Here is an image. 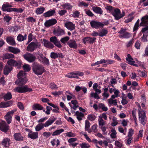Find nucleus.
<instances>
[{
    "instance_id": "8fccbe9b",
    "label": "nucleus",
    "mask_w": 148,
    "mask_h": 148,
    "mask_svg": "<svg viewBox=\"0 0 148 148\" xmlns=\"http://www.w3.org/2000/svg\"><path fill=\"white\" fill-rule=\"evenodd\" d=\"M79 145L82 148H89L90 147V145L88 143H83L79 144Z\"/></svg>"
},
{
    "instance_id": "79ce46f5",
    "label": "nucleus",
    "mask_w": 148,
    "mask_h": 148,
    "mask_svg": "<svg viewBox=\"0 0 148 148\" xmlns=\"http://www.w3.org/2000/svg\"><path fill=\"white\" fill-rule=\"evenodd\" d=\"M45 10L44 7L38 8L36 9V13L37 14H42Z\"/></svg>"
},
{
    "instance_id": "58836bf2",
    "label": "nucleus",
    "mask_w": 148,
    "mask_h": 148,
    "mask_svg": "<svg viewBox=\"0 0 148 148\" xmlns=\"http://www.w3.org/2000/svg\"><path fill=\"white\" fill-rule=\"evenodd\" d=\"M45 126L43 123H40L38 124L35 127V130L36 131H39L43 129Z\"/></svg>"
},
{
    "instance_id": "f8f14e48",
    "label": "nucleus",
    "mask_w": 148,
    "mask_h": 148,
    "mask_svg": "<svg viewBox=\"0 0 148 148\" xmlns=\"http://www.w3.org/2000/svg\"><path fill=\"white\" fill-rule=\"evenodd\" d=\"M57 22L56 19L52 18L47 20L45 23L44 25L45 26L48 27L55 24Z\"/></svg>"
},
{
    "instance_id": "2eb2a0df",
    "label": "nucleus",
    "mask_w": 148,
    "mask_h": 148,
    "mask_svg": "<svg viewBox=\"0 0 148 148\" xmlns=\"http://www.w3.org/2000/svg\"><path fill=\"white\" fill-rule=\"evenodd\" d=\"M64 25L68 30L71 31L73 30L75 28V25L71 22H66Z\"/></svg>"
},
{
    "instance_id": "6e6d98bb",
    "label": "nucleus",
    "mask_w": 148,
    "mask_h": 148,
    "mask_svg": "<svg viewBox=\"0 0 148 148\" xmlns=\"http://www.w3.org/2000/svg\"><path fill=\"white\" fill-rule=\"evenodd\" d=\"M26 20L28 22L35 23L36 21V19L33 17H29L26 18Z\"/></svg>"
},
{
    "instance_id": "7c9ffc66",
    "label": "nucleus",
    "mask_w": 148,
    "mask_h": 148,
    "mask_svg": "<svg viewBox=\"0 0 148 148\" xmlns=\"http://www.w3.org/2000/svg\"><path fill=\"white\" fill-rule=\"evenodd\" d=\"M33 109L34 110H43V107L41 105L38 104H34L32 106Z\"/></svg>"
},
{
    "instance_id": "412c9836",
    "label": "nucleus",
    "mask_w": 148,
    "mask_h": 148,
    "mask_svg": "<svg viewBox=\"0 0 148 148\" xmlns=\"http://www.w3.org/2000/svg\"><path fill=\"white\" fill-rule=\"evenodd\" d=\"M39 59L41 62L45 64L49 65V60L46 57L43 56L42 54H41L40 55Z\"/></svg>"
},
{
    "instance_id": "a19ab883",
    "label": "nucleus",
    "mask_w": 148,
    "mask_h": 148,
    "mask_svg": "<svg viewBox=\"0 0 148 148\" xmlns=\"http://www.w3.org/2000/svg\"><path fill=\"white\" fill-rule=\"evenodd\" d=\"M108 31L105 29H103L99 33V36L103 37L106 36L108 33Z\"/></svg>"
},
{
    "instance_id": "9b49d317",
    "label": "nucleus",
    "mask_w": 148,
    "mask_h": 148,
    "mask_svg": "<svg viewBox=\"0 0 148 148\" xmlns=\"http://www.w3.org/2000/svg\"><path fill=\"white\" fill-rule=\"evenodd\" d=\"M38 46L37 42H32L28 45L27 50L28 51L32 52L37 48Z\"/></svg>"
},
{
    "instance_id": "4468645a",
    "label": "nucleus",
    "mask_w": 148,
    "mask_h": 148,
    "mask_svg": "<svg viewBox=\"0 0 148 148\" xmlns=\"http://www.w3.org/2000/svg\"><path fill=\"white\" fill-rule=\"evenodd\" d=\"M67 45L71 48L76 49L77 48V45L74 40H70L67 42Z\"/></svg>"
},
{
    "instance_id": "5701e85b",
    "label": "nucleus",
    "mask_w": 148,
    "mask_h": 148,
    "mask_svg": "<svg viewBox=\"0 0 148 148\" xmlns=\"http://www.w3.org/2000/svg\"><path fill=\"white\" fill-rule=\"evenodd\" d=\"M8 50L9 51L15 54H17L20 52V50L18 48L12 47H8Z\"/></svg>"
},
{
    "instance_id": "5fc2aeb1",
    "label": "nucleus",
    "mask_w": 148,
    "mask_h": 148,
    "mask_svg": "<svg viewBox=\"0 0 148 148\" xmlns=\"http://www.w3.org/2000/svg\"><path fill=\"white\" fill-rule=\"evenodd\" d=\"M23 67L24 70L26 72H28L31 69L30 66L27 64L24 65L23 66Z\"/></svg>"
},
{
    "instance_id": "4c0bfd02",
    "label": "nucleus",
    "mask_w": 148,
    "mask_h": 148,
    "mask_svg": "<svg viewBox=\"0 0 148 148\" xmlns=\"http://www.w3.org/2000/svg\"><path fill=\"white\" fill-rule=\"evenodd\" d=\"M103 89L104 92L102 94V95L103 96V99H106L108 98L109 96V95L107 92L108 90V88H106Z\"/></svg>"
},
{
    "instance_id": "49530a36",
    "label": "nucleus",
    "mask_w": 148,
    "mask_h": 148,
    "mask_svg": "<svg viewBox=\"0 0 148 148\" xmlns=\"http://www.w3.org/2000/svg\"><path fill=\"white\" fill-rule=\"evenodd\" d=\"M46 110L45 111L43 108L42 110L43 112H45L47 114H49L50 113L51 110H52L51 108L49 106H46Z\"/></svg>"
},
{
    "instance_id": "de8ad7c7",
    "label": "nucleus",
    "mask_w": 148,
    "mask_h": 148,
    "mask_svg": "<svg viewBox=\"0 0 148 148\" xmlns=\"http://www.w3.org/2000/svg\"><path fill=\"white\" fill-rule=\"evenodd\" d=\"M111 137L113 138H115L116 136V132L114 129L112 128L111 130Z\"/></svg>"
},
{
    "instance_id": "423d86ee",
    "label": "nucleus",
    "mask_w": 148,
    "mask_h": 148,
    "mask_svg": "<svg viewBox=\"0 0 148 148\" xmlns=\"http://www.w3.org/2000/svg\"><path fill=\"white\" fill-rule=\"evenodd\" d=\"M90 23L91 26L92 28H95L96 29L103 27L104 25H106L105 23L95 21H92L90 22Z\"/></svg>"
},
{
    "instance_id": "a878e982",
    "label": "nucleus",
    "mask_w": 148,
    "mask_h": 148,
    "mask_svg": "<svg viewBox=\"0 0 148 148\" xmlns=\"http://www.w3.org/2000/svg\"><path fill=\"white\" fill-rule=\"evenodd\" d=\"M7 42L9 44L13 45H15L14 38L12 36L8 37L6 38Z\"/></svg>"
},
{
    "instance_id": "ea45409f",
    "label": "nucleus",
    "mask_w": 148,
    "mask_h": 148,
    "mask_svg": "<svg viewBox=\"0 0 148 148\" xmlns=\"http://www.w3.org/2000/svg\"><path fill=\"white\" fill-rule=\"evenodd\" d=\"M51 145L54 146L55 145H56V146H58L60 143V142L58 139H54L51 140Z\"/></svg>"
},
{
    "instance_id": "f704fd0d",
    "label": "nucleus",
    "mask_w": 148,
    "mask_h": 148,
    "mask_svg": "<svg viewBox=\"0 0 148 148\" xmlns=\"http://www.w3.org/2000/svg\"><path fill=\"white\" fill-rule=\"evenodd\" d=\"M14 56L13 54L9 53H6L4 54L3 55V59H5L14 58Z\"/></svg>"
},
{
    "instance_id": "bb28decb",
    "label": "nucleus",
    "mask_w": 148,
    "mask_h": 148,
    "mask_svg": "<svg viewBox=\"0 0 148 148\" xmlns=\"http://www.w3.org/2000/svg\"><path fill=\"white\" fill-rule=\"evenodd\" d=\"M44 45L47 48H52L54 46L49 41L46 39H43Z\"/></svg>"
},
{
    "instance_id": "e2e57ef3",
    "label": "nucleus",
    "mask_w": 148,
    "mask_h": 148,
    "mask_svg": "<svg viewBox=\"0 0 148 148\" xmlns=\"http://www.w3.org/2000/svg\"><path fill=\"white\" fill-rule=\"evenodd\" d=\"M67 12V11L65 10H60L58 12V13L60 16L64 15Z\"/></svg>"
},
{
    "instance_id": "774afa93",
    "label": "nucleus",
    "mask_w": 148,
    "mask_h": 148,
    "mask_svg": "<svg viewBox=\"0 0 148 148\" xmlns=\"http://www.w3.org/2000/svg\"><path fill=\"white\" fill-rule=\"evenodd\" d=\"M112 120L113 122L111 124V125L112 126H115L118 124L116 118L115 117H114L113 118Z\"/></svg>"
},
{
    "instance_id": "6e6552de",
    "label": "nucleus",
    "mask_w": 148,
    "mask_h": 148,
    "mask_svg": "<svg viewBox=\"0 0 148 148\" xmlns=\"http://www.w3.org/2000/svg\"><path fill=\"white\" fill-rule=\"evenodd\" d=\"M24 58L29 62H33L36 59L35 56L33 55L26 53L23 55Z\"/></svg>"
},
{
    "instance_id": "a18cd8bd",
    "label": "nucleus",
    "mask_w": 148,
    "mask_h": 148,
    "mask_svg": "<svg viewBox=\"0 0 148 148\" xmlns=\"http://www.w3.org/2000/svg\"><path fill=\"white\" fill-rule=\"evenodd\" d=\"M64 131L63 129H60V130H56L53 132L52 134L53 136H55L60 134V133Z\"/></svg>"
},
{
    "instance_id": "c756f323",
    "label": "nucleus",
    "mask_w": 148,
    "mask_h": 148,
    "mask_svg": "<svg viewBox=\"0 0 148 148\" xmlns=\"http://www.w3.org/2000/svg\"><path fill=\"white\" fill-rule=\"evenodd\" d=\"M90 125V124L88 120H86L85 121V130L87 131L90 133L91 132V129H89Z\"/></svg>"
},
{
    "instance_id": "4d7b16f0",
    "label": "nucleus",
    "mask_w": 148,
    "mask_h": 148,
    "mask_svg": "<svg viewBox=\"0 0 148 148\" xmlns=\"http://www.w3.org/2000/svg\"><path fill=\"white\" fill-rule=\"evenodd\" d=\"M138 73L140 75L143 77H146L147 75L146 72L145 71H141L138 70Z\"/></svg>"
},
{
    "instance_id": "c03bdc74",
    "label": "nucleus",
    "mask_w": 148,
    "mask_h": 148,
    "mask_svg": "<svg viewBox=\"0 0 148 148\" xmlns=\"http://www.w3.org/2000/svg\"><path fill=\"white\" fill-rule=\"evenodd\" d=\"M119 36L120 38H128L131 37V35L130 33L127 32H126L123 35H119Z\"/></svg>"
},
{
    "instance_id": "20e7f679",
    "label": "nucleus",
    "mask_w": 148,
    "mask_h": 148,
    "mask_svg": "<svg viewBox=\"0 0 148 148\" xmlns=\"http://www.w3.org/2000/svg\"><path fill=\"white\" fill-rule=\"evenodd\" d=\"M140 26H145L142 30L141 32H143L148 30V16L146 15L142 18L141 22L140 24Z\"/></svg>"
},
{
    "instance_id": "09e8293b",
    "label": "nucleus",
    "mask_w": 148,
    "mask_h": 148,
    "mask_svg": "<svg viewBox=\"0 0 148 148\" xmlns=\"http://www.w3.org/2000/svg\"><path fill=\"white\" fill-rule=\"evenodd\" d=\"M108 102L109 104H113L114 106H116L117 104V100H114L112 99H108Z\"/></svg>"
},
{
    "instance_id": "c9c22d12",
    "label": "nucleus",
    "mask_w": 148,
    "mask_h": 148,
    "mask_svg": "<svg viewBox=\"0 0 148 148\" xmlns=\"http://www.w3.org/2000/svg\"><path fill=\"white\" fill-rule=\"evenodd\" d=\"M3 98L5 101L10 100L12 98V95L11 93L10 92H8L3 96Z\"/></svg>"
},
{
    "instance_id": "bf43d9fd",
    "label": "nucleus",
    "mask_w": 148,
    "mask_h": 148,
    "mask_svg": "<svg viewBox=\"0 0 148 148\" xmlns=\"http://www.w3.org/2000/svg\"><path fill=\"white\" fill-rule=\"evenodd\" d=\"M69 38L68 36H66L65 37L62 38L60 40V41L62 43H65L68 41Z\"/></svg>"
},
{
    "instance_id": "1a4fd4ad",
    "label": "nucleus",
    "mask_w": 148,
    "mask_h": 148,
    "mask_svg": "<svg viewBox=\"0 0 148 148\" xmlns=\"http://www.w3.org/2000/svg\"><path fill=\"white\" fill-rule=\"evenodd\" d=\"M16 110H13L9 111L7 114L5 116L6 121L8 124H10L11 121L12 116Z\"/></svg>"
},
{
    "instance_id": "dca6fc26",
    "label": "nucleus",
    "mask_w": 148,
    "mask_h": 148,
    "mask_svg": "<svg viewBox=\"0 0 148 148\" xmlns=\"http://www.w3.org/2000/svg\"><path fill=\"white\" fill-rule=\"evenodd\" d=\"M28 137L32 139H35L38 138V133L37 132L30 131L28 134Z\"/></svg>"
},
{
    "instance_id": "4be33fe9",
    "label": "nucleus",
    "mask_w": 148,
    "mask_h": 148,
    "mask_svg": "<svg viewBox=\"0 0 148 148\" xmlns=\"http://www.w3.org/2000/svg\"><path fill=\"white\" fill-rule=\"evenodd\" d=\"M14 139L16 141H22L23 140V137L20 133H16L14 135Z\"/></svg>"
},
{
    "instance_id": "3c124183",
    "label": "nucleus",
    "mask_w": 148,
    "mask_h": 148,
    "mask_svg": "<svg viewBox=\"0 0 148 148\" xmlns=\"http://www.w3.org/2000/svg\"><path fill=\"white\" fill-rule=\"evenodd\" d=\"M119 131L121 133H122L123 134L125 135H126V132L127 129L126 128H125V129H123L122 127H118Z\"/></svg>"
},
{
    "instance_id": "a211bd4d",
    "label": "nucleus",
    "mask_w": 148,
    "mask_h": 148,
    "mask_svg": "<svg viewBox=\"0 0 148 148\" xmlns=\"http://www.w3.org/2000/svg\"><path fill=\"white\" fill-rule=\"evenodd\" d=\"M96 39V38H95L86 37L83 39V42L84 44L87 42H89L90 43H93L94 42Z\"/></svg>"
},
{
    "instance_id": "7ed1b4c3",
    "label": "nucleus",
    "mask_w": 148,
    "mask_h": 148,
    "mask_svg": "<svg viewBox=\"0 0 148 148\" xmlns=\"http://www.w3.org/2000/svg\"><path fill=\"white\" fill-rule=\"evenodd\" d=\"M139 107L138 109V114L139 121L143 125H144L145 123V112L141 109L140 105L138 106Z\"/></svg>"
},
{
    "instance_id": "aec40b11",
    "label": "nucleus",
    "mask_w": 148,
    "mask_h": 148,
    "mask_svg": "<svg viewBox=\"0 0 148 148\" xmlns=\"http://www.w3.org/2000/svg\"><path fill=\"white\" fill-rule=\"evenodd\" d=\"M50 56L52 58L54 59L58 57L63 58L64 57L62 54L61 53H56L53 52H52L51 53Z\"/></svg>"
},
{
    "instance_id": "69168bd1",
    "label": "nucleus",
    "mask_w": 148,
    "mask_h": 148,
    "mask_svg": "<svg viewBox=\"0 0 148 148\" xmlns=\"http://www.w3.org/2000/svg\"><path fill=\"white\" fill-rule=\"evenodd\" d=\"M50 42H53L55 44L58 40L55 36L51 37L50 39Z\"/></svg>"
},
{
    "instance_id": "c85d7f7f",
    "label": "nucleus",
    "mask_w": 148,
    "mask_h": 148,
    "mask_svg": "<svg viewBox=\"0 0 148 148\" xmlns=\"http://www.w3.org/2000/svg\"><path fill=\"white\" fill-rule=\"evenodd\" d=\"M12 70V67L9 65H6L4 69V74L8 75Z\"/></svg>"
},
{
    "instance_id": "f3484780",
    "label": "nucleus",
    "mask_w": 148,
    "mask_h": 148,
    "mask_svg": "<svg viewBox=\"0 0 148 148\" xmlns=\"http://www.w3.org/2000/svg\"><path fill=\"white\" fill-rule=\"evenodd\" d=\"M10 144V140L8 138H4L1 142L2 145L5 147H8Z\"/></svg>"
},
{
    "instance_id": "393cba45",
    "label": "nucleus",
    "mask_w": 148,
    "mask_h": 148,
    "mask_svg": "<svg viewBox=\"0 0 148 148\" xmlns=\"http://www.w3.org/2000/svg\"><path fill=\"white\" fill-rule=\"evenodd\" d=\"M92 10L95 13L100 14H102L103 12L101 8L99 7L93 6L92 7Z\"/></svg>"
},
{
    "instance_id": "f257e3e1",
    "label": "nucleus",
    "mask_w": 148,
    "mask_h": 148,
    "mask_svg": "<svg viewBox=\"0 0 148 148\" xmlns=\"http://www.w3.org/2000/svg\"><path fill=\"white\" fill-rule=\"evenodd\" d=\"M32 70L34 73L37 75H42L45 71L44 67L39 64H35L32 68Z\"/></svg>"
},
{
    "instance_id": "603ef678",
    "label": "nucleus",
    "mask_w": 148,
    "mask_h": 148,
    "mask_svg": "<svg viewBox=\"0 0 148 148\" xmlns=\"http://www.w3.org/2000/svg\"><path fill=\"white\" fill-rule=\"evenodd\" d=\"M26 38V36L24 37L23 36L19 34L17 37V40L19 41H21L23 40H25Z\"/></svg>"
},
{
    "instance_id": "37998d69",
    "label": "nucleus",
    "mask_w": 148,
    "mask_h": 148,
    "mask_svg": "<svg viewBox=\"0 0 148 148\" xmlns=\"http://www.w3.org/2000/svg\"><path fill=\"white\" fill-rule=\"evenodd\" d=\"M141 40L143 42H147L148 40V32L144 34L143 36L142 37Z\"/></svg>"
},
{
    "instance_id": "13d9d810",
    "label": "nucleus",
    "mask_w": 148,
    "mask_h": 148,
    "mask_svg": "<svg viewBox=\"0 0 148 148\" xmlns=\"http://www.w3.org/2000/svg\"><path fill=\"white\" fill-rule=\"evenodd\" d=\"M2 9L3 11H7L9 12L14 11H15V10H15V8H10V7L8 8H5Z\"/></svg>"
},
{
    "instance_id": "ddd939ff",
    "label": "nucleus",
    "mask_w": 148,
    "mask_h": 148,
    "mask_svg": "<svg viewBox=\"0 0 148 148\" xmlns=\"http://www.w3.org/2000/svg\"><path fill=\"white\" fill-rule=\"evenodd\" d=\"M27 81V79L26 78L21 77L18 78L15 82V83L18 85H22L25 84Z\"/></svg>"
},
{
    "instance_id": "864d4df0",
    "label": "nucleus",
    "mask_w": 148,
    "mask_h": 148,
    "mask_svg": "<svg viewBox=\"0 0 148 148\" xmlns=\"http://www.w3.org/2000/svg\"><path fill=\"white\" fill-rule=\"evenodd\" d=\"M95 119L96 116L94 114H89L88 115L87 117V119L91 121H94Z\"/></svg>"
},
{
    "instance_id": "9d476101",
    "label": "nucleus",
    "mask_w": 148,
    "mask_h": 148,
    "mask_svg": "<svg viewBox=\"0 0 148 148\" xmlns=\"http://www.w3.org/2000/svg\"><path fill=\"white\" fill-rule=\"evenodd\" d=\"M9 130V126L4 121H2L0 123V130L6 133Z\"/></svg>"
},
{
    "instance_id": "f03ea898",
    "label": "nucleus",
    "mask_w": 148,
    "mask_h": 148,
    "mask_svg": "<svg viewBox=\"0 0 148 148\" xmlns=\"http://www.w3.org/2000/svg\"><path fill=\"white\" fill-rule=\"evenodd\" d=\"M14 90L15 92L22 93L31 91L32 89L28 88L27 86L25 85L17 87L14 89Z\"/></svg>"
},
{
    "instance_id": "473e14b6",
    "label": "nucleus",
    "mask_w": 148,
    "mask_h": 148,
    "mask_svg": "<svg viewBox=\"0 0 148 148\" xmlns=\"http://www.w3.org/2000/svg\"><path fill=\"white\" fill-rule=\"evenodd\" d=\"M61 6L63 8L66 9L67 10H70L73 7L71 4L69 3H66L61 4Z\"/></svg>"
},
{
    "instance_id": "0eeeda50",
    "label": "nucleus",
    "mask_w": 148,
    "mask_h": 148,
    "mask_svg": "<svg viewBox=\"0 0 148 148\" xmlns=\"http://www.w3.org/2000/svg\"><path fill=\"white\" fill-rule=\"evenodd\" d=\"M7 63L9 66H15L19 68L21 66L22 62L20 60L17 61L14 60L10 59L8 61Z\"/></svg>"
},
{
    "instance_id": "680f3d73",
    "label": "nucleus",
    "mask_w": 148,
    "mask_h": 148,
    "mask_svg": "<svg viewBox=\"0 0 148 148\" xmlns=\"http://www.w3.org/2000/svg\"><path fill=\"white\" fill-rule=\"evenodd\" d=\"M106 8L108 11H109L110 12H111L112 14L114 10L113 7L108 5L106 7Z\"/></svg>"
},
{
    "instance_id": "2f4dec72",
    "label": "nucleus",
    "mask_w": 148,
    "mask_h": 148,
    "mask_svg": "<svg viewBox=\"0 0 148 148\" xmlns=\"http://www.w3.org/2000/svg\"><path fill=\"white\" fill-rule=\"evenodd\" d=\"M74 115L76 116L77 119L79 121L82 119V118L84 116V114L81 112L77 111L75 112Z\"/></svg>"
},
{
    "instance_id": "6ab92c4d",
    "label": "nucleus",
    "mask_w": 148,
    "mask_h": 148,
    "mask_svg": "<svg viewBox=\"0 0 148 148\" xmlns=\"http://www.w3.org/2000/svg\"><path fill=\"white\" fill-rule=\"evenodd\" d=\"M56 118H50L45 123H43L45 127H47L51 125L56 120Z\"/></svg>"
},
{
    "instance_id": "72a5a7b5",
    "label": "nucleus",
    "mask_w": 148,
    "mask_h": 148,
    "mask_svg": "<svg viewBox=\"0 0 148 148\" xmlns=\"http://www.w3.org/2000/svg\"><path fill=\"white\" fill-rule=\"evenodd\" d=\"M54 34L57 36H60L64 34V31L62 29H59L54 32Z\"/></svg>"
},
{
    "instance_id": "e433bc0d",
    "label": "nucleus",
    "mask_w": 148,
    "mask_h": 148,
    "mask_svg": "<svg viewBox=\"0 0 148 148\" xmlns=\"http://www.w3.org/2000/svg\"><path fill=\"white\" fill-rule=\"evenodd\" d=\"M65 94L67 96V99L68 101H70L72 98H74V96L69 91H66Z\"/></svg>"
},
{
    "instance_id": "338daca9",
    "label": "nucleus",
    "mask_w": 148,
    "mask_h": 148,
    "mask_svg": "<svg viewBox=\"0 0 148 148\" xmlns=\"http://www.w3.org/2000/svg\"><path fill=\"white\" fill-rule=\"evenodd\" d=\"M25 75V72L23 71H20L18 74L17 75V76L18 78L19 77H23Z\"/></svg>"
},
{
    "instance_id": "0e129e2a",
    "label": "nucleus",
    "mask_w": 148,
    "mask_h": 148,
    "mask_svg": "<svg viewBox=\"0 0 148 148\" xmlns=\"http://www.w3.org/2000/svg\"><path fill=\"white\" fill-rule=\"evenodd\" d=\"M97 125L96 124H94L91 127V132H96L97 131Z\"/></svg>"
},
{
    "instance_id": "052dcab7",
    "label": "nucleus",
    "mask_w": 148,
    "mask_h": 148,
    "mask_svg": "<svg viewBox=\"0 0 148 148\" xmlns=\"http://www.w3.org/2000/svg\"><path fill=\"white\" fill-rule=\"evenodd\" d=\"M98 121L99 127L104 125L105 124V121L103 119L99 118Z\"/></svg>"
},
{
    "instance_id": "cd10ccee",
    "label": "nucleus",
    "mask_w": 148,
    "mask_h": 148,
    "mask_svg": "<svg viewBox=\"0 0 148 148\" xmlns=\"http://www.w3.org/2000/svg\"><path fill=\"white\" fill-rule=\"evenodd\" d=\"M55 13V11L54 10H49L43 14V16L45 17L51 16L53 15Z\"/></svg>"
},
{
    "instance_id": "39448f33",
    "label": "nucleus",
    "mask_w": 148,
    "mask_h": 148,
    "mask_svg": "<svg viewBox=\"0 0 148 148\" xmlns=\"http://www.w3.org/2000/svg\"><path fill=\"white\" fill-rule=\"evenodd\" d=\"M112 14L117 20L122 18L125 15V13L124 11L121 13L120 10L117 8L115 9Z\"/></svg>"
},
{
    "instance_id": "b1692460",
    "label": "nucleus",
    "mask_w": 148,
    "mask_h": 148,
    "mask_svg": "<svg viewBox=\"0 0 148 148\" xmlns=\"http://www.w3.org/2000/svg\"><path fill=\"white\" fill-rule=\"evenodd\" d=\"M126 59L128 62L129 64L134 66H137L136 65L134 64L135 62L133 61V59L130 54H128L127 57L126 58Z\"/></svg>"
}]
</instances>
